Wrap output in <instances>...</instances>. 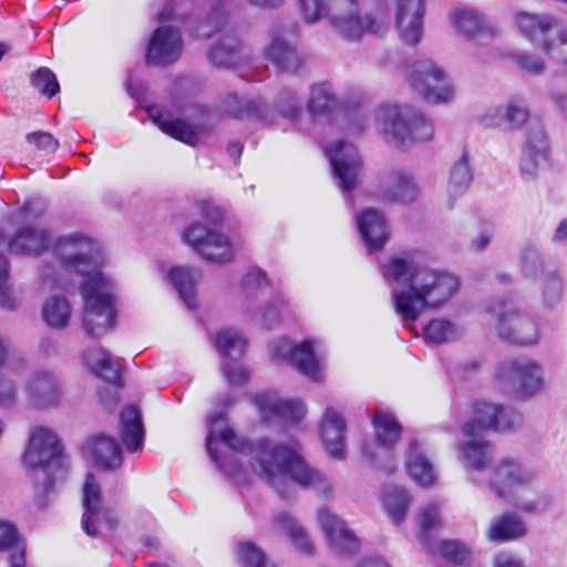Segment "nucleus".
<instances>
[{"mask_svg":"<svg viewBox=\"0 0 567 567\" xmlns=\"http://www.w3.org/2000/svg\"><path fill=\"white\" fill-rule=\"evenodd\" d=\"M492 327L503 340L518 346H533L540 339L535 317L512 302L496 301L488 306Z\"/></svg>","mask_w":567,"mask_h":567,"instance_id":"1a4fd4ad","label":"nucleus"},{"mask_svg":"<svg viewBox=\"0 0 567 567\" xmlns=\"http://www.w3.org/2000/svg\"><path fill=\"white\" fill-rule=\"evenodd\" d=\"M265 54L281 71L297 72L302 66V58L296 47L275 29L270 33V42L265 48Z\"/></svg>","mask_w":567,"mask_h":567,"instance_id":"7c9ffc66","label":"nucleus"},{"mask_svg":"<svg viewBox=\"0 0 567 567\" xmlns=\"http://www.w3.org/2000/svg\"><path fill=\"white\" fill-rule=\"evenodd\" d=\"M451 21L457 33L480 43H488L498 34L497 27L476 9H457Z\"/></svg>","mask_w":567,"mask_h":567,"instance_id":"b1692460","label":"nucleus"},{"mask_svg":"<svg viewBox=\"0 0 567 567\" xmlns=\"http://www.w3.org/2000/svg\"><path fill=\"white\" fill-rule=\"evenodd\" d=\"M372 423L378 444H364L362 452L371 465L384 474H390L396 464L391 449L399 442L402 426L391 413L381 411L374 413Z\"/></svg>","mask_w":567,"mask_h":567,"instance_id":"ddd939ff","label":"nucleus"},{"mask_svg":"<svg viewBox=\"0 0 567 567\" xmlns=\"http://www.w3.org/2000/svg\"><path fill=\"white\" fill-rule=\"evenodd\" d=\"M419 195L413 176L402 169L390 172L382 183V196L394 203H410Z\"/></svg>","mask_w":567,"mask_h":567,"instance_id":"473e14b6","label":"nucleus"},{"mask_svg":"<svg viewBox=\"0 0 567 567\" xmlns=\"http://www.w3.org/2000/svg\"><path fill=\"white\" fill-rule=\"evenodd\" d=\"M277 110L282 117L297 121L301 115V104L297 93L290 90L282 91L278 96Z\"/></svg>","mask_w":567,"mask_h":567,"instance_id":"13d9d810","label":"nucleus"},{"mask_svg":"<svg viewBox=\"0 0 567 567\" xmlns=\"http://www.w3.org/2000/svg\"><path fill=\"white\" fill-rule=\"evenodd\" d=\"M324 151L341 189L349 192L355 187L361 172L357 148L351 143L338 140L328 144Z\"/></svg>","mask_w":567,"mask_h":567,"instance_id":"f3484780","label":"nucleus"},{"mask_svg":"<svg viewBox=\"0 0 567 567\" xmlns=\"http://www.w3.org/2000/svg\"><path fill=\"white\" fill-rule=\"evenodd\" d=\"M520 269L525 277L535 278L543 271V260L538 249L526 245L519 252Z\"/></svg>","mask_w":567,"mask_h":567,"instance_id":"603ef678","label":"nucleus"},{"mask_svg":"<svg viewBox=\"0 0 567 567\" xmlns=\"http://www.w3.org/2000/svg\"><path fill=\"white\" fill-rule=\"evenodd\" d=\"M208 58L220 69H230L244 61V47L238 39L224 37L208 52Z\"/></svg>","mask_w":567,"mask_h":567,"instance_id":"4c0bfd02","label":"nucleus"},{"mask_svg":"<svg viewBox=\"0 0 567 567\" xmlns=\"http://www.w3.org/2000/svg\"><path fill=\"white\" fill-rule=\"evenodd\" d=\"M301 12L307 22H317L331 16L333 28L348 40H359L370 25L358 13L355 0H300Z\"/></svg>","mask_w":567,"mask_h":567,"instance_id":"6e6552de","label":"nucleus"},{"mask_svg":"<svg viewBox=\"0 0 567 567\" xmlns=\"http://www.w3.org/2000/svg\"><path fill=\"white\" fill-rule=\"evenodd\" d=\"M411 89L432 104H447L454 99V85L443 68L430 59L414 61L406 71Z\"/></svg>","mask_w":567,"mask_h":567,"instance_id":"9b49d317","label":"nucleus"},{"mask_svg":"<svg viewBox=\"0 0 567 567\" xmlns=\"http://www.w3.org/2000/svg\"><path fill=\"white\" fill-rule=\"evenodd\" d=\"M9 275L8 262L0 256V307L13 310L18 307L20 295L7 282Z\"/></svg>","mask_w":567,"mask_h":567,"instance_id":"3c124183","label":"nucleus"},{"mask_svg":"<svg viewBox=\"0 0 567 567\" xmlns=\"http://www.w3.org/2000/svg\"><path fill=\"white\" fill-rule=\"evenodd\" d=\"M346 430L343 416L333 408H327L320 422V436L327 452L334 460L346 457Z\"/></svg>","mask_w":567,"mask_h":567,"instance_id":"c85d7f7f","label":"nucleus"},{"mask_svg":"<svg viewBox=\"0 0 567 567\" xmlns=\"http://www.w3.org/2000/svg\"><path fill=\"white\" fill-rule=\"evenodd\" d=\"M423 332L426 342L441 344L458 339L464 329L449 319L436 318L424 326Z\"/></svg>","mask_w":567,"mask_h":567,"instance_id":"49530a36","label":"nucleus"},{"mask_svg":"<svg viewBox=\"0 0 567 567\" xmlns=\"http://www.w3.org/2000/svg\"><path fill=\"white\" fill-rule=\"evenodd\" d=\"M215 346L221 355L236 360L244 354L247 340L238 330L224 328L216 334Z\"/></svg>","mask_w":567,"mask_h":567,"instance_id":"09e8293b","label":"nucleus"},{"mask_svg":"<svg viewBox=\"0 0 567 567\" xmlns=\"http://www.w3.org/2000/svg\"><path fill=\"white\" fill-rule=\"evenodd\" d=\"M514 60L522 70L532 75H538L545 71V62L537 55L518 53L515 55Z\"/></svg>","mask_w":567,"mask_h":567,"instance_id":"338daca9","label":"nucleus"},{"mask_svg":"<svg viewBox=\"0 0 567 567\" xmlns=\"http://www.w3.org/2000/svg\"><path fill=\"white\" fill-rule=\"evenodd\" d=\"M27 141L45 155L54 153L59 146V142L53 135L47 132L30 133L27 135Z\"/></svg>","mask_w":567,"mask_h":567,"instance_id":"e2e57ef3","label":"nucleus"},{"mask_svg":"<svg viewBox=\"0 0 567 567\" xmlns=\"http://www.w3.org/2000/svg\"><path fill=\"white\" fill-rule=\"evenodd\" d=\"M82 454L87 461L102 468H116L122 464L118 443L104 433L89 437L82 445Z\"/></svg>","mask_w":567,"mask_h":567,"instance_id":"cd10ccee","label":"nucleus"},{"mask_svg":"<svg viewBox=\"0 0 567 567\" xmlns=\"http://www.w3.org/2000/svg\"><path fill=\"white\" fill-rule=\"evenodd\" d=\"M24 395L33 408H55L62 398L60 380L52 371L39 370L29 378Z\"/></svg>","mask_w":567,"mask_h":567,"instance_id":"4be33fe9","label":"nucleus"},{"mask_svg":"<svg viewBox=\"0 0 567 567\" xmlns=\"http://www.w3.org/2000/svg\"><path fill=\"white\" fill-rule=\"evenodd\" d=\"M252 467L280 496L285 495L282 487L288 480L303 488L315 489L324 497L332 493L329 480L323 473L306 463L296 441L274 446H270L268 441L260 442Z\"/></svg>","mask_w":567,"mask_h":567,"instance_id":"f03ea898","label":"nucleus"},{"mask_svg":"<svg viewBox=\"0 0 567 567\" xmlns=\"http://www.w3.org/2000/svg\"><path fill=\"white\" fill-rule=\"evenodd\" d=\"M121 437L127 451L136 452L143 446L144 427L138 410L125 408L121 413Z\"/></svg>","mask_w":567,"mask_h":567,"instance_id":"e433bc0d","label":"nucleus"},{"mask_svg":"<svg viewBox=\"0 0 567 567\" xmlns=\"http://www.w3.org/2000/svg\"><path fill=\"white\" fill-rule=\"evenodd\" d=\"M226 17L221 8H215L198 29L199 37L210 38L215 32L224 29Z\"/></svg>","mask_w":567,"mask_h":567,"instance_id":"680f3d73","label":"nucleus"},{"mask_svg":"<svg viewBox=\"0 0 567 567\" xmlns=\"http://www.w3.org/2000/svg\"><path fill=\"white\" fill-rule=\"evenodd\" d=\"M62 453L56 434L44 426L32 430L28 447L23 454V463L30 470H44L56 461Z\"/></svg>","mask_w":567,"mask_h":567,"instance_id":"6ab92c4d","label":"nucleus"},{"mask_svg":"<svg viewBox=\"0 0 567 567\" xmlns=\"http://www.w3.org/2000/svg\"><path fill=\"white\" fill-rule=\"evenodd\" d=\"M82 527L89 536H97V525H105L109 529L117 526V517L101 505V488L93 474H87L83 486Z\"/></svg>","mask_w":567,"mask_h":567,"instance_id":"a211bd4d","label":"nucleus"},{"mask_svg":"<svg viewBox=\"0 0 567 567\" xmlns=\"http://www.w3.org/2000/svg\"><path fill=\"white\" fill-rule=\"evenodd\" d=\"M424 0H398L396 27L404 43H417L422 35Z\"/></svg>","mask_w":567,"mask_h":567,"instance_id":"bb28decb","label":"nucleus"},{"mask_svg":"<svg viewBox=\"0 0 567 567\" xmlns=\"http://www.w3.org/2000/svg\"><path fill=\"white\" fill-rule=\"evenodd\" d=\"M237 556L243 567H272L262 551L251 543L239 544Z\"/></svg>","mask_w":567,"mask_h":567,"instance_id":"bf43d9fd","label":"nucleus"},{"mask_svg":"<svg viewBox=\"0 0 567 567\" xmlns=\"http://www.w3.org/2000/svg\"><path fill=\"white\" fill-rule=\"evenodd\" d=\"M359 233L370 251L381 250L389 239V225L383 214L374 208L357 216Z\"/></svg>","mask_w":567,"mask_h":567,"instance_id":"c756f323","label":"nucleus"},{"mask_svg":"<svg viewBox=\"0 0 567 567\" xmlns=\"http://www.w3.org/2000/svg\"><path fill=\"white\" fill-rule=\"evenodd\" d=\"M529 111L526 104L517 99L506 103V132L516 131L527 122Z\"/></svg>","mask_w":567,"mask_h":567,"instance_id":"864d4df0","label":"nucleus"},{"mask_svg":"<svg viewBox=\"0 0 567 567\" xmlns=\"http://www.w3.org/2000/svg\"><path fill=\"white\" fill-rule=\"evenodd\" d=\"M202 216L204 221H194L184 229L183 243L207 261L230 262L239 248V240L217 229L225 220L226 210L208 203L202 208Z\"/></svg>","mask_w":567,"mask_h":567,"instance_id":"20e7f679","label":"nucleus"},{"mask_svg":"<svg viewBox=\"0 0 567 567\" xmlns=\"http://www.w3.org/2000/svg\"><path fill=\"white\" fill-rule=\"evenodd\" d=\"M465 440L458 444V453L467 464L483 471L491 465L493 460L492 444L480 434L464 435Z\"/></svg>","mask_w":567,"mask_h":567,"instance_id":"f704fd0d","label":"nucleus"},{"mask_svg":"<svg viewBox=\"0 0 567 567\" xmlns=\"http://www.w3.org/2000/svg\"><path fill=\"white\" fill-rule=\"evenodd\" d=\"M183 51L181 32L171 25H161L153 32L146 50V64L168 65L176 62Z\"/></svg>","mask_w":567,"mask_h":567,"instance_id":"aec40b11","label":"nucleus"},{"mask_svg":"<svg viewBox=\"0 0 567 567\" xmlns=\"http://www.w3.org/2000/svg\"><path fill=\"white\" fill-rule=\"evenodd\" d=\"M498 403L476 402L473 408V416L462 429L464 435L480 434L495 427Z\"/></svg>","mask_w":567,"mask_h":567,"instance_id":"ea45409f","label":"nucleus"},{"mask_svg":"<svg viewBox=\"0 0 567 567\" xmlns=\"http://www.w3.org/2000/svg\"><path fill=\"white\" fill-rule=\"evenodd\" d=\"M84 363L90 370L109 383L116 384L120 379L118 367L110 353L103 349H93L83 354Z\"/></svg>","mask_w":567,"mask_h":567,"instance_id":"79ce46f5","label":"nucleus"},{"mask_svg":"<svg viewBox=\"0 0 567 567\" xmlns=\"http://www.w3.org/2000/svg\"><path fill=\"white\" fill-rule=\"evenodd\" d=\"M480 124L485 128H499L506 132V104L486 109L480 116Z\"/></svg>","mask_w":567,"mask_h":567,"instance_id":"052dcab7","label":"nucleus"},{"mask_svg":"<svg viewBox=\"0 0 567 567\" xmlns=\"http://www.w3.org/2000/svg\"><path fill=\"white\" fill-rule=\"evenodd\" d=\"M221 109L233 117H252L262 114L264 103L260 99L239 97L235 93H228L221 100Z\"/></svg>","mask_w":567,"mask_h":567,"instance_id":"a18cd8bd","label":"nucleus"},{"mask_svg":"<svg viewBox=\"0 0 567 567\" xmlns=\"http://www.w3.org/2000/svg\"><path fill=\"white\" fill-rule=\"evenodd\" d=\"M384 277L391 281L393 309L405 324L447 302L460 286L451 272L430 268L408 254L390 258Z\"/></svg>","mask_w":567,"mask_h":567,"instance_id":"f257e3e1","label":"nucleus"},{"mask_svg":"<svg viewBox=\"0 0 567 567\" xmlns=\"http://www.w3.org/2000/svg\"><path fill=\"white\" fill-rule=\"evenodd\" d=\"M32 86L40 93L54 96L60 91V85L54 73L48 68H40L31 75Z\"/></svg>","mask_w":567,"mask_h":567,"instance_id":"5fc2aeb1","label":"nucleus"},{"mask_svg":"<svg viewBox=\"0 0 567 567\" xmlns=\"http://www.w3.org/2000/svg\"><path fill=\"white\" fill-rule=\"evenodd\" d=\"M147 114L161 131L192 146L198 143L199 137L209 127V113L204 105L187 109L184 118H173L168 112L157 105L148 106Z\"/></svg>","mask_w":567,"mask_h":567,"instance_id":"f8f14e48","label":"nucleus"},{"mask_svg":"<svg viewBox=\"0 0 567 567\" xmlns=\"http://www.w3.org/2000/svg\"><path fill=\"white\" fill-rule=\"evenodd\" d=\"M473 173L470 165V157L463 153L452 166L447 184V193L452 197L462 196L471 186Z\"/></svg>","mask_w":567,"mask_h":567,"instance_id":"de8ad7c7","label":"nucleus"},{"mask_svg":"<svg viewBox=\"0 0 567 567\" xmlns=\"http://www.w3.org/2000/svg\"><path fill=\"white\" fill-rule=\"evenodd\" d=\"M272 361L279 364H290L302 375L318 381L321 378L319 361L315 357L312 343L308 340L299 344L286 337H280L269 344Z\"/></svg>","mask_w":567,"mask_h":567,"instance_id":"2eb2a0df","label":"nucleus"},{"mask_svg":"<svg viewBox=\"0 0 567 567\" xmlns=\"http://www.w3.org/2000/svg\"><path fill=\"white\" fill-rule=\"evenodd\" d=\"M72 313L70 301L59 295L48 297L42 306L44 322L54 329H63L68 326Z\"/></svg>","mask_w":567,"mask_h":567,"instance_id":"c03bdc74","label":"nucleus"},{"mask_svg":"<svg viewBox=\"0 0 567 567\" xmlns=\"http://www.w3.org/2000/svg\"><path fill=\"white\" fill-rule=\"evenodd\" d=\"M439 550L445 559L456 564H465L472 558L470 548L458 540H442Z\"/></svg>","mask_w":567,"mask_h":567,"instance_id":"6e6d98bb","label":"nucleus"},{"mask_svg":"<svg viewBox=\"0 0 567 567\" xmlns=\"http://www.w3.org/2000/svg\"><path fill=\"white\" fill-rule=\"evenodd\" d=\"M523 424V416L511 406L498 404L494 431L509 432L519 429Z\"/></svg>","mask_w":567,"mask_h":567,"instance_id":"4d7b16f0","label":"nucleus"},{"mask_svg":"<svg viewBox=\"0 0 567 567\" xmlns=\"http://www.w3.org/2000/svg\"><path fill=\"white\" fill-rule=\"evenodd\" d=\"M53 254L62 267L86 280L92 277H106L101 271L104 256L100 245L82 233L61 236L53 245Z\"/></svg>","mask_w":567,"mask_h":567,"instance_id":"0eeeda50","label":"nucleus"},{"mask_svg":"<svg viewBox=\"0 0 567 567\" xmlns=\"http://www.w3.org/2000/svg\"><path fill=\"white\" fill-rule=\"evenodd\" d=\"M495 386L502 393L519 399H530L543 390L544 369L530 359L515 358L504 362L495 375Z\"/></svg>","mask_w":567,"mask_h":567,"instance_id":"9d476101","label":"nucleus"},{"mask_svg":"<svg viewBox=\"0 0 567 567\" xmlns=\"http://www.w3.org/2000/svg\"><path fill=\"white\" fill-rule=\"evenodd\" d=\"M317 519L326 535L329 547L337 555L348 556L359 549V539L353 532L328 507H320L317 511Z\"/></svg>","mask_w":567,"mask_h":567,"instance_id":"412c9836","label":"nucleus"},{"mask_svg":"<svg viewBox=\"0 0 567 567\" xmlns=\"http://www.w3.org/2000/svg\"><path fill=\"white\" fill-rule=\"evenodd\" d=\"M375 123L385 141L398 147L426 143L434 137V122L421 109L386 103L375 111Z\"/></svg>","mask_w":567,"mask_h":567,"instance_id":"39448f33","label":"nucleus"},{"mask_svg":"<svg viewBox=\"0 0 567 567\" xmlns=\"http://www.w3.org/2000/svg\"><path fill=\"white\" fill-rule=\"evenodd\" d=\"M82 297V328L97 339L114 328V284L107 277H90L80 286Z\"/></svg>","mask_w":567,"mask_h":567,"instance_id":"423d86ee","label":"nucleus"},{"mask_svg":"<svg viewBox=\"0 0 567 567\" xmlns=\"http://www.w3.org/2000/svg\"><path fill=\"white\" fill-rule=\"evenodd\" d=\"M256 404L260 417L265 421H281L295 423L306 414L305 404L301 401L284 399L276 394H262L256 398Z\"/></svg>","mask_w":567,"mask_h":567,"instance_id":"a878e982","label":"nucleus"},{"mask_svg":"<svg viewBox=\"0 0 567 567\" xmlns=\"http://www.w3.org/2000/svg\"><path fill=\"white\" fill-rule=\"evenodd\" d=\"M404 464L409 476L419 486L429 488L436 483L437 472L426 453L425 443L420 439L409 440Z\"/></svg>","mask_w":567,"mask_h":567,"instance_id":"393cba45","label":"nucleus"},{"mask_svg":"<svg viewBox=\"0 0 567 567\" xmlns=\"http://www.w3.org/2000/svg\"><path fill=\"white\" fill-rule=\"evenodd\" d=\"M494 235V228L491 223L482 221L476 235L470 241V249L475 252L484 251L489 245Z\"/></svg>","mask_w":567,"mask_h":567,"instance_id":"0e129e2a","label":"nucleus"},{"mask_svg":"<svg viewBox=\"0 0 567 567\" xmlns=\"http://www.w3.org/2000/svg\"><path fill=\"white\" fill-rule=\"evenodd\" d=\"M537 473L512 456L502 457L493 467L488 487L499 498L512 496L517 488L530 486Z\"/></svg>","mask_w":567,"mask_h":567,"instance_id":"dca6fc26","label":"nucleus"},{"mask_svg":"<svg viewBox=\"0 0 567 567\" xmlns=\"http://www.w3.org/2000/svg\"><path fill=\"white\" fill-rule=\"evenodd\" d=\"M168 280L189 309L196 306V285L202 279V271L197 268L176 266L167 272Z\"/></svg>","mask_w":567,"mask_h":567,"instance_id":"c9c22d12","label":"nucleus"},{"mask_svg":"<svg viewBox=\"0 0 567 567\" xmlns=\"http://www.w3.org/2000/svg\"><path fill=\"white\" fill-rule=\"evenodd\" d=\"M411 503L409 492L398 485L385 486L382 505L393 524H400L406 516Z\"/></svg>","mask_w":567,"mask_h":567,"instance_id":"a19ab883","label":"nucleus"},{"mask_svg":"<svg viewBox=\"0 0 567 567\" xmlns=\"http://www.w3.org/2000/svg\"><path fill=\"white\" fill-rule=\"evenodd\" d=\"M221 372L231 385H244L249 380L248 370L240 364L231 363L221 365Z\"/></svg>","mask_w":567,"mask_h":567,"instance_id":"774afa93","label":"nucleus"},{"mask_svg":"<svg viewBox=\"0 0 567 567\" xmlns=\"http://www.w3.org/2000/svg\"><path fill=\"white\" fill-rule=\"evenodd\" d=\"M548 165V144L545 132L539 125L530 128L526 146L519 163L520 176L524 181H534Z\"/></svg>","mask_w":567,"mask_h":567,"instance_id":"5701e85b","label":"nucleus"},{"mask_svg":"<svg viewBox=\"0 0 567 567\" xmlns=\"http://www.w3.org/2000/svg\"><path fill=\"white\" fill-rule=\"evenodd\" d=\"M277 523L288 534L292 545L307 555L313 553V544L309 539L306 530L288 514H279L276 517Z\"/></svg>","mask_w":567,"mask_h":567,"instance_id":"8fccbe9b","label":"nucleus"},{"mask_svg":"<svg viewBox=\"0 0 567 567\" xmlns=\"http://www.w3.org/2000/svg\"><path fill=\"white\" fill-rule=\"evenodd\" d=\"M515 23L533 47L560 61V73L553 79V90L558 99H567V29L561 27L558 18L548 13L519 11L515 14Z\"/></svg>","mask_w":567,"mask_h":567,"instance_id":"7ed1b4c3","label":"nucleus"},{"mask_svg":"<svg viewBox=\"0 0 567 567\" xmlns=\"http://www.w3.org/2000/svg\"><path fill=\"white\" fill-rule=\"evenodd\" d=\"M338 105L336 95L327 83H317L310 87L307 109L312 118L331 114Z\"/></svg>","mask_w":567,"mask_h":567,"instance_id":"37998d69","label":"nucleus"},{"mask_svg":"<svg viewBox=\"0 0 567 567\" xmlns=\"http://www.w3.org/2000/svg\"><path fill=\"white\" fill-rule=\"evenodd\" d=\"M207 429L206 447L210 458L226 474L237 477L243 472L241 463L237 460H229L227 462L220 460V455L225 453L219 449L220 446L233 451L240 450L241 447L235 432L227 425L224 414L219 412L209 414L207 416Z\"/></svg>","mask_w":567,"mask_h":567,"instance_id":"4468645a","label":"nucleus"},{"mask_svg":"<svg viewBox=\"0 0 567 567\" xmlns=\"http://www.w3.org/2000/svg\"><path fill=\"white\" fill-rule=\"evenodd\" d=\"M0 550L9 553V566L25 564V543L17 527L0 519Z\"/></svg>","mask_w":567,"mask_h":567,"instance_id":"58836bf2","label":"nucleus"},{"mask_svg":"<svg viewBox=\"0 0 567 567\" xmlns=\"http://www.w3.org/2000/svg\"><path fill=\"white\" fill-rule=\"evenodd\" d=\"M528 527L524 518L515 512L495 516L486 530V537L495 543H508L526 536Z\"/></svg>","mask_w":567,"mask_h":567,"instance_id":"2f4dec72","label":"nucleus"},{"mask_svg":"<svg viewBox=\"0 0 567 567\" xmlns=\"http://www.w3.org/2000/svg\"><path fill=\"white\" fill-rule=\"evenodd\" d=\"M49 240L44 228L24 226L9 240L8 249L16 255L38 256L48 247Z\"/></svg>","mask_w":567,"mask_h":567,"instance_id":"72a5a7b5","label":"nucleus"},{"mask_svg":"<svg viewBox=\"0 0 567 567\" xmlns=\"http://www.w3.org/2000/svg\"><path fill=\"white\" fill-rule=\"evenodd\" d=\"M440 524V507L435 503L423 506L419 515V525L423 533H429Z\"/></svg>","mask_w":567,"mask_h":567,"instance_id":"69168bd1","label":"nucleus"}]
</instances>
